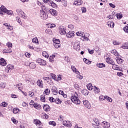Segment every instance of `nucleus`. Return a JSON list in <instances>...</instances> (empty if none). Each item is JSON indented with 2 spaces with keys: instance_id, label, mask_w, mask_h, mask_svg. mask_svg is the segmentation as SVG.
Masks as SVG:
<instances>
[{
  "instance_id": "18",
  "label": "nucleus",
  "mask_w": 128,
  "mask_h": 128,
  "mask_svg": "<svg viewBox=\"0 0 128 128\" xmlns=\"http://www.w3.org/2000/svg\"><path fill=\"white\" fill-rule=\"evenodd\" d=\"M4 26H6L8 30H14V27L12 26H10L8 23H5L3 24Z\"/></svg>"
},
{
  "instance_id": "25",
  "label": "nucleus",
  "mask_w": 128,
  "mask_h": 128,
  "mask_svg": "<svg viewBox=\"0 0 128 128\" xmlns=\"http://www.w3.org/2000/svg\"><path fill=\"white\" fill-rule=\"evenodd\" d=\"M34 122L35 124H36V126H40V124H42V122L37 119L34 120Z\"/></svg>"
},
{
  "instance_id": "46",
  "label": "nucleus",
  "mask_w": 128,
  "mask_h": 128,
  "mask_svg": "<svg viewBox=\"0 0 128 128\" xmlns=\"http://www.w3.org/2000/svg\"><path fill=\"white\" fill-rule=\"evenodd\" d=\"M48 28H56V24H48Z\"/></svg>"
},
{
  "instance_id": "55",
  "label": "nucleus",
  "mask_w": 128,
  "mask_h": 128,
  "mask_svg": "<svg viewBox=\"0 0 128 128\" xmlns=\"http://www.w3.org/2000/svg\"><path fill=\"white\" fill-rule=\"evenodd\" d=\"M46 97L42 95L41 96V100L42 102H46Z\"/></svg>"
},
{
  "instance_id": "32",
  "label": "nucleus",
  "mask_w": 128,
  "mask_h": 128,
  "mask_svg": "<svg viewBox=\"0 0 128 128\" xmlns=\"http://www.w3.org/2000/svg\"><path fill=\"white\" fill-rule=\"evenodd\" d=\"M121 48H124V50H128V43L126 42L125 44H124L122 46Z\"/></svg>"
},
{
  "instance_id": "22",
  "label": "nucleus",
  "mask_w": 128,
  "mask_h": 128,
  "mask_svg": "<svg viewBox=\"0 0 128 128\" xmlns=\"http://www.w3.org/2000/svg\"><path fill=\"white\" fill-rule=\"evenodd\" d=\"M82 4V0H76L74 4L75 6H80Z\"/></svg>"
},
{
  "instance_id": "23",
  "label": "nucleus",
  "mask_w": 128,
  "mask_h": 128,
  "mask_svg": "<svg viewBox=\"0 0 128 128\" xmlns=\"http://www.w3.org/2000/svg\"><path fill=\"white\" fill-rule=\"evenodd\" d=\"M111 54H112L114 56H120V54L116 51V50H112L111 51Z\"/></svg>"
},
{
  "instance_id": "61",
  "label": "nucleus",
  "mask_w": 128,
  "mask_h": 128,
  "mask_svg": "<svg viewBox=\"0 0 128 128\" xmlns=\"http://www.w3.org/2000/svg\"><path fill=\"white\" fill-rule=\"evenodd\" d=\"M68 28L70 30H74V25L72 24H70L68 25Z\"/></svg>"
},
{
  "instance_id": "40",
  "label": "nucleus",
  "mask_w": 128,
  "mask_h": 128,
  "mask_svg": "<svg viewBox=\"0 0 128 128\" xmlns=\"http://www.w3.org/2000/svg\"><path fill=\"white\" fill-rule=\"evenodd\" d=\"M50 76H51L52 78H53V80H54L56 82V80H58V78H56V74H51Z\"/></svg>"
},
{
  "instance_id": "30",
  "label": "nucleus",
  "mask_w": 128,
  "mask_h": 128,
  "mask_svg": "<svg viewBox=\"0 0 128 128\" xmlns=\"http://www.w3.org/2000/svg\"><path fill=\"white\" fill-rule=\"evenodd\" d=\"M96 66L100 68H106V64H104L103 63H100L96 64Z\"/></svg>"
},
{
  "instance_id": "42",
  "label": "nucleus",
  "mask_w": 128,
  "mask_h": 128,
  "mask_svg": "<svg viewBox=\"0 0 128 128\" xmlns=\"http://www.w3.org/2000/svg\"><path fill=\"white\" fill-rule=\"evenodd\" d=\"M106 100H108V102H112V99L108 96H106Z\"/></svg>"
},
{
  "instance_id": "47",
  "label": "nucleus",
  "mask_w": 128,
  "mask_h": 128,
  "mask_svg": "<svg viewBox=\"0 0 128 128\" xmlns=\"http://www.w3.org/2000/svg\"><path fill=\"white\" fill-rule=\"evenodd\" d=\"M54 44H60V41L58 39H54Z\"/></svg>"
},
{
  "instance_id": "43",
  "label": "nucleus",
  "mask_w": 128,
  "mask_h": 128,
  "mask_svg": "<svg viewBox=\"0 0 128 128\" xmlns=\"http://www.w3.org/2000/svg\"><path fill=\"white\" fill-rule=\"evenodd\" d=\"M6 86V84L4 82H1L0 84V87L2 88H4Z\"/></svg>"
},
{
  "instance_id": "39",
  "label": "nucleus",
  "mask_w": 128,
  "mask_h": 128,
  "mask_svg": "<svg viewBox=\"0 0 128 128\" xmlns=\"http://www.w3.org/2000/svg\"><path fill=\"white\" fill-rule=\"evenodd\" d=\"M18 112H20V109H18V108H14L13 109L14 114H18Z\"/></svg>"
},
{
  "instance_id": "50",
  "label": "nucleus",
  "mask_w": 128,
  "mask_h": 128,
  "mask_svg": "<svg viewBox=\"0 0 128 128\" xmlns=\"http://www.w3.org/2000/svg\"><path fill=\"white\" fill-rule=\"evenodd\" d=\"M6 46L9 48H12V44L10 43V42H8L6 44Z\"/></svg>"
},
{
  "instance_id": "29",
  "label": "nucleus",
  "mask_w": 128,
  "mask_h": 128,
  "mask_svg": "<svg viewBox=\"0 0 128 128\" xmlns=\"http://www.w3.org/2000/svg\"><path fill=\"white\" fill-rule=\"evenodd\" d=\"M82 94H84V96H88V91L86 89H84L82 91Z\"/></svg>"
},
{
  "instance_id": "52",
  "label": "nucleus",
  "mask_w": 128,
  "mask_h": 128,
  "mask_svg": "<svg viewBox=\"0 0 128 128\" xmlns=\"http://www.w3.org/2000/svg\"><path fill=\"white\" fill-rule=\"evenodd\" d=\"M117 18H118L119 20H120L122 18V14H116Z\"/></svg>"
},
{
  "instance_id": "12",
  "label": "nucleus",
  "mask_w": 128,
  "mask_h": 128,
  "mask_svg": "<svg viewBox=\"0 0 128 128\" xmlns=\"http://www.w3.org/2000/svg\"><path fill=\"white\" fill-rule=\"evenodd\" d=\"M62 124L64 126H67V128H70L72 126V124H70V121H63Z\"/></svg>"
},
{
  "instance_id": "51",
  "label": "nucleus",
  "mask_w": 128,
  "mask_h": 128,
  "mask_svg": "<svg viewBox=\"0 0 128 128\" xmlns=\"http://www.w3.org/2000/svg\"><path fill=\"white\" fill-rule=\"evenodd\" d=\"M76 78L80 80H82L84 76L80 75V73L77 74Z\"/></svg>"
},
{
  "instance_id": "54",
  "label": "nucleus",
  "mask_w": 128,
  "mask_h": 128,
  "mask_svg": "<svg viewBox=\"0 0 128 128\" xmlns=\"http://www.w3.org/2000/svg\"><path fill=\"white\" fill-rule=\"evenodd\" d=\"M16 20L18 22L19 24H22V21L20 20V17L17 16L16 17Z\"/></svg>"
},
{
  "instance_id": "37",
  "label": "nucleus",
  "mask_w": 128,
  "mask_h": 128,
  "mask_svg": "<svg viewBox=\"0 0 128 128\" xmlns=\"http://www.w3.org/2000/svg\"><path fill=\"white\" fill-rule=\"evenodd\" d=\"M106 100V96H104L102 95H101L99 97V100L100 102H102V100Z\"/></svg>"
},
{
  "instance_id": "63",
  "label": "nucleus",
  "mask_w": 128,
  "mask_h": 128,
  "mask_svg": "<svg viewBox=\"0 0 128 128\" xmlns=\"http://www.w3.org/2000/svg\"><path fill=\"white\" fill-rule=\"evenodd\" d=\"M51 6H52V8H56V3L52 2V5Z\"/></svg>"
},
{
  "instance_id": "17",
  "label": "nucleus",
  "mask_w": 128,
  "mask_h": 128,
  "mask_svg": "<svg viewBox=\"0 0 128 128\" xmlns=\"http://www.w3.org/2000/svg\"><path fill=\"white\" fill-rule=\"evenodd\" d=\"M0 66H6V62L3 58L0 59Z\"/></svg>"
},
{
  "instance_id": "58",
  "label": "nucleus",
  "mask_w": 128,
  "mask_h": 128,
  "mask_svg": "<svg viewBox=\"0 0 128 128\" xmlns=\"http://www.w3.org/2000/svg\"><path fill=\"white\" fill-rule=\"evenodd\" d=\"M113 44L114 46H118L120 44V42L116 40L113 41Z\"/></svg>"
},
{
  "instance_id": "13",
  "label": "nucleus",
  "mask_w": 128,
  "mask_h": 128,
  "mask_svg": "<svg viewBox=\"0 0 128 128\" xmlns=\"http://www.w3.org/2000/svg\"><path fill=\"white\" fill-rule=\"evenodd\" d=\"M36 84H37V86H38L40 88H44V84H42V80H38L36 82Z\"/></svg>"
},
{
  "instance_id": "27",
  "label": "nucleus",
  "mask_w": 128,
  "mask_h": 128,
  "mask_svg": "<svg viewBox=\"0 0 128 128\" xmlns=\"http://www.w3.org/2000/svg\"><path fill=\"white\" fill-rule=\"evenodd\" d=\"M52 92L54 96H56L58 90V89L56 88V87H53L52 88Z\"/></svg>"
},
{
  "instance_id": "16",
  "label": "nucleus",
  "mask_w": 128,
  "mask_h": 128,
  "mask_svg": "<svg viewBox=\"0 0 128 128\" xmlns=\"http://www.w3.org/2000/svg\"><path fill=\"white\" fill-rule=\"evenodd\" d=\"M94 122L92 123V126H94V128H96V126H99V124H100V122H98V120L96 118H94Z\"/></svg>"
},
{
  "instance_id": "33",
  "label": "nucleus",
  "mask_w": 128,
  "mask_h": 128,
  "mask_svg": "<svg viewBox=\"0 0 128 128\" xmlns=\"http://www.w3.org/2000/svg\"><path fill=\"white\" fill-rule=\"evenodd\" d=\"M113 64V66H112V68L113 70H119L120 67L118 65H116V64Z\"/></svg>"
},
{
  "instance_id": "62",
  "label": "nucleus",
  "mask_w": 128,
  "mask_h": 128,
  "mask_svg": "<svg viewBox=\"0 0 128 128\" xmlns=\"http://www.w3.org/2000/svg\"><path fill=\"white\" fill-rule=\"evenodd\" d=\"M25 56H26V58H30V54L26 52L25 53Z\"/></svg>"
},
{
  "instance_id": "20",
  "label": "nucleus",
  "mask_w": 128,
  "mask_h": 128,
  "mask_svg": "<svg viewBox=\"0 0 128 128\" xmlns=\"http://www.w3.org/2000/svg\"><path fill=\"white\" fill-rule=\"evenodd\" d=\"M43 108L45 112H50V106L48 104H45Z\"/></svg>"
},
{
  "instance_id": "28",
  "label": "nucleus",
  "mask_w": 128,
  "mask_h": 128,
  "mask_svg": "<svg viewBox=\"0 0 128 128\" xmlns=\"http://www.w3.org/2000/svg\"><path fill=\"white\" fill-rule=\"evenodd\" d=\"M33 106L35 108H36V110H40V108H41L40 104L38 103H35V104Z\"/></svg>"
},
{
  "instance_id": "1",
  "label": "nucleus",
  "mask_w": 128,
  "mask_h": 128,
  "mask_svg": "<svg viewBox=\"0 0 128 128\" xmlns=\"http://www.w3.org/2000/svg\"><path fill=\"white\" fill-rule=\"evenodd\" d=\"M76 94L72 95L70 98L72 102L75 104H80V100L78 98V94H76V92H75Z\"/></svg>"
},
{
  "instance_id": "19",
  "label": "nucleus",
  "mask_w": 128,
  "mask_h": 128,
  "mask_svg": "<svg viewBox=\"0 0 128 128\" xmlns=\"http://www.w3.org/2000/svg\"><path fill=\"white\" fill-rule=\"evenodd\" d=\"M74 36V32L70 31L66 34L67 38H72Z\"/></svg>"
},
{
  "instance_id": "38",
  "label": "nucleus",
  "mask_w": 128,
  "mask_h": 128,
  "mask_svg": "<svg viewBox=\"0 0 128 128\" xmlns=\"http://www.w3.org/2000/svg\"><path fill=\"white\" fill-rule=\"evenodd\" d=\"M94 92L95 94H98L100 92V88H98V87L94 86Z\"/></svg>"
},
{
  "instance_id": "8",
  "label": "nucleus",
  "mask_w": 128,
  "mask_h": 128,
  "mask_svg": "<svg viewBox=\"0 0 128 128\" xmlns=\"http://www.w3.org/2000/svg\"><path fill=\"white\" fill-rule=\"evenodd\" d=\"M36 62L39 64L40 66H46V61L42 59H40L38 58V60H36Z\"/></svg>"
},
{
  "instance_id": "5",
  "label": "nucleus",
  "mask_w": 128,
  "mask_h": 128,
  "mask_svg": "<svg viewBox=\"0 0 128 128\" xmlns=\"http://www.w3.org/2000/svg\"><path fill=\"white\" fill-rule=\"evenodd\" d=\"M14 66L12 64L8 65L5 68L6 72H10V70H14Z\"/></svg>"
},
{
  "instance_id": "15",
  "label": "nucleus",
  "mask_w": 128,
  "mask_h": 128,
  "mask_svg": "<svg viewBox=\"0 0 128 128\" xmlns=\"http://www.w3.org/2000/svg\"><path fill=\"white\" fill-rule=\"evenodd\" d=\"M107 26H110L111 28H114V23L112 21H108L107 22Z\"/></svg>"
},
{
  "instance_id": "59",
  "label": "nucleus",
  "mask_w": 128,
  "mask_h": 128,
  "mask_svg": "<svg viewBox=\"0 0 128 128\" xmlns=\"http://www.w3.org/2000/svg\"><path fill=\"white\" fill-rule=\"evenodd\" d=\"M12 120L14 124H18V120H16L14 118H12Z\"/></svg>"
},
{
  "instance_id": "49",
  "label": "nucleus",
  "mask_w": 128,
  "mask_h": 128,
  "mask_svg": "<svg viewBox=\"0 0 128 128\" xmlns=\"http://www.w3.org/2000/svg\"><path fill=\"white\" fill-rule=\"evenodd\" d=\"M41 8H42V12L43 11L44 12V10H46V11H48V8H46V6H41Z\"/></svg>"
},
{
  "instance_id": "6",
  "label": "nucleus",
  "mask_w": 128,
  "mask_h": 128,
  "mask_svg": "<svg viewBox=\"0 0 128 128\" xmlns=\"http://www.w3.org/2000/svg\"><path fill=\"white\" fill-rule=\"evenodd\" d=\"M83 104L86 106V108H87L88 110H90V108H92V106L90 105V104L88 100H83Z\"/></svg>"
},
{
  "instance_id": "35",
  "label": "nucleus",
  "mask_w": 128,
  "mask_h": 128,
  "mask_svg": "<svg viewBox=\"0 0 128 128\" xmlns=\"http://www.w3.org/2000/svg\"><path fill=\"white\" fill-rule=\"evenodd\" d=\"M83 60L85 62V64H91V62L86 58H84L83 59Z\"/></svg>"
},
{
  "instance_id": "34",
  "label": "nucleus",
  "mask_w": 128,
  "mask_h": 128,
  "mask_svg": "<svg viewBox=\"0 0 128 128\" xmlns=\"http://www.w3.org/2000/svg\"><path fill=\"white\" fill-rule=\"evenodd\" d=\"M42 56L44 58H48V57L50 56H48V52H46V51H44L42 52Z\"/></svg>"
},
{
  "instance_id": "44",
  "label": "nucleus",
  "mask_w": 128,
  "mask_h": 128,
  "mask_svg": "<svg viewBox=\"0 0 128 128\" xmlns=\"http://www.w3.org/2000/svg\"><path fill=\"white\" fill-rule=\"evenodd\" d=\"M50 90L48 89H46L44 92V94H46V96L48 95V94H50Z\"/></svg>"
},
{
  "instance_id": "26",
  "label": "nucleus",
  "mask_w": 128,
  "mask_h": 128,
  "mask_svg": "<svg viewBox=\"0 0 128 128\" xmlns=\"http://www.w3.org/2000/svg\"><path fill=\"white\" fill-rule=\"evenodd\" d=\"M71 68H72V72H76V74H80V72H78V70H76V66H71Z\"/></svg>"
},
{
  "instance_id": "7",
  "label": "nucleus",
  "mask_w": 128,
  "mask_h": 128,
  "mask_svg": "<svg viewBox=\"0 0 128 128\" xmlns=\"http://www.w3.org/2000/svg\"><path fill=\"white\" fill-rule=\"evenodd\" d=\"M74 48L76 50H80V42L76 41L74 44Z\"/></svg>"
},
{
  "instance_id": "11",
  "label": "nucleus",
  "mask_w": 128,
  "mask_h": 128,
  "mask_svg": "<svg viewBox=\"0 0 128 128\" xmlns=\"http://www.w3.org/2000/svg\"><path fill=\"white\" fill-rule=\"evenodd\" d=\"M102 124L104 128H110V124L106 122H103Z\"/></svg>"
},
{
  "instance_id": "2",
  "label": "nucleus",
  "mask_w": 128,
  "mask_h": 128,
  "mask_svg": "<svg viewBox=\"0 0 128 128\" xmlns=\"http://www.w3.org/2000/svg\"><path fill=\"white\" fill-rule=\"evenodd\" d=\"M16 12L22 18H26V14H24V12L22 9L18 8L16 9Z\"/></svg>"
},
{
  "instance_id": "48",
  "label": "nucleus",
  "mask_w": 128,
  "mask_h": 128,
  "mask_svg": "<svg viewBox=\"0 0 128 128\" xmlns=\"http://www.w3.org/2000/svg\"><path fill=\"white\" fill-rule=\"evenodd\" d=\"M32 42H34V44H36V43L38 42V38H34L32 40Z\"/></svg>"
},
{
  "instance_id": "57",
  "label": "nucleus",
  "mask_w": 128,
  "mask_h": 128,
  "mask_svg": "<svg viewBox=\"0 0 128 128\" xmlns=\"http://www.w3.org/2000/svg\"><path fill=\"white\" fill-rule=\"evenodd\" d=\"M6 14H9L10 16H12V11L7 10Z\"/></svg>"
},
{
  "instance_id": "24",
  "label": "nucleus",
  "mask_w": 128,
  "mask_h": 128,
  "mask_svg": "<svg viewBox=\"0 0 128 128\" xmlns=\"http://www.w3.org/2000/svg\"><path fill=\"white\" fill-rule=\"evenodd\" d=\"M76 35L78 36H82V38H84V33L80 31L76 33Z\"/></svg>"
},
{
  "instance_id": "3",
  "label": "nucleus",
  "mask_w": 128,
  "mask_h": 128,
  "mask_svg": "<svg viewBox=\"0 0 128 128\" xmlns=\"http://www.w3.org/2000/svg\"><path fill=\"white\" fill-rule=\"evenodd\" d=\"M8 12V9L4 6H2L0 8V16H4Z\"/></svg>"
},
{
  "instance_id": "41",
  "label": "nucleus",
  "mask_w": 128,
  "mask_h": 128,
  "mask_svg": "<svg viewBox=\"0 0 128 128\" xmlns=\"http://www.w3.org/2000/svg\"><path fill=\"white\" fill-rule=\"evenodd\" d=\"M0 106H3V108H6L8 106V104L6 102H2L0 104Z\"/></svg>"
},
{
  "instance_id": "10",
  "label": "nucleus",
  "mask_w": 128,
  "mask_h": 128,
  "mask_svg": "<svg viewBox=\"0 0 128 128\" xmlns=\"http://www.w3.org/2000/svg\"><path fill=\"white\" fill-rule=\"evenodd\" d=\"M116 60L117 62V63L118 64H122V62H124V60H122V56H118L116 57Z\"/></svg>"
},
{
  "instance_id": "31",
  "label": "nucleus",
  "mask_w": 128,
  "mask_h": 128,
  "mask_svg": "<svg viewBox=\"0 0 128 128\" xmlns=\"http://www.w3.org/2000/svg\"><path fill=\"white\" fill-rule=\"evenodd\" d=\"M29 66L30 68H36V65L34 62H31L30 63Z\"/></svg>"
},
{
  "instance_id": "56",
  "label": "nucleus",
  "mask_w": 128,
  "mask_h": 128,
  "mask_svg": "<svg viewBox=\"0 0 128 128\" xmlns=\"http://www.w3.org/2000/svg\"><path fill=\"white\" fill-rule=\"evenodd\" d=\"M125 32L128 34V26H126L124 28H123Z\"/></svg>"
},
{
  "instance_id": "60",
  "label": "nucleus",
  "mask_w": 128,
  "mask_h": 128,
  "mask_svg": "<svg viewBox=\"0 0 128 128\" xmlns=\"http://www.w3.org/2000/svg\"><path fill=\"white\" fill-rule=\"evenodd\" d=\"M82 12H86V8L82 7Z\"/></svg>"
},
{
  "instance_id": "4",
  "label": "nucleus",
  "mask_w": 128,
  "mask_h": 128,
  "mask_svg": "<svg viewBox=\"0 0 128 128\" xmlns=\"http://www.w3.org/2000/svg\"><path fill=\"white\" fill-rule=\"evenodd\" d=\"M59 32L60 34H66V28L64 26H59Z\"/></svg>"
},
{
  "instance_id": "64",
  "label": "nucleus",
  "mask_w": 128,
  "mask_h": 128,
  "mask_svg": "<svg viewBox=\"0 0 128 128\" xmlns=\"http://www.w3.org/2000/svg\"><path fill=\"white\" fill-rule=\"evenodd\" d=\"M88 50L89 52V54H94V50H90V49H88Z\"/></svg>"
},
{
  "instance_id": "45",
  "label": "nucleus",
  "mask_w": 128,
  "mask_h": 128,
  "mask_svg": "<svg viewBox=\"0 0 128 128\" xmlns=\"http://www.w3.org/2000/svg\"><path fill=\"white\" fill-rule=\"evenodd\" d=\"M53 44L56 48H60V44Z\"/></svg>"
},
{
  "instance_id": "9",
  "label": "nucleus",
  "mask_w": 128,
  "mask_h": 128,
  "mask_svg": "<svg viewBox=\"0 0 128 128\" xmlns=\"http://www.w3.org/2000/svg\"><path fill=\"white\" fill-rule=\"evenodd\" d=\"M40 16L42 20H46L48 18V14H46L44 11H41Z\"/></svg>"
},
{
  "instance_id": "36",
  "label": "nucleus",
  "mask_w": 128,
  "mask_h": 128,
  "mask_svg": "<svg viewBox=\"0 0 128 128\" xmlns=\"http://www.w3.org/2000/svg\"><path fill=\"white\" fill-rule=\"evenodd\" d=\"M87 88L89 90H92V88H94L92 84H89L87 85Z\"/></svg>"
},
{
  "instance_id": "21",
  "label": "nucleus",
  "mask_w": 128,
  "mask_h": 128,
  "mask_svg": "<svg viewBox=\"0 0 128 128\" xmlns=\"http://www.w3.org/2000/svg\"><path fill=\"white\" fill-rule=\"evenodd\" d=\"M106 62L108 64H114V60L109 58H106Z\"/></svg>"
},
{
  "instance_id": "53",
  "label": "nucleus",
  "mask_w": 128,
  "mask_h": 128,
  "mask_svg": "<svg viewBox=\"0 0 128 128\" xmlns=\"http://www.w3.org/2000/svg\"><path fill=\"white\" fill-rule=\"evenodd\" d=\"M49 124H50L51 126H56V122H50Z\"/></svg>"
},
{
  "instance_id": "14",
  "label": "nucleus",
  "mask_w": 128,
  "mask_h": 128,
  "mask_svg": "<svg viewBox=\"0 0 128 128\" xmlns=\"http://www.w3.org/2000/svg\"><path fill=\"white\" fill-rule=\"evenodd\" d=\"M50 12L52 16H58V11L54 9H50Z\"/></svg>"
}]
</instances>
